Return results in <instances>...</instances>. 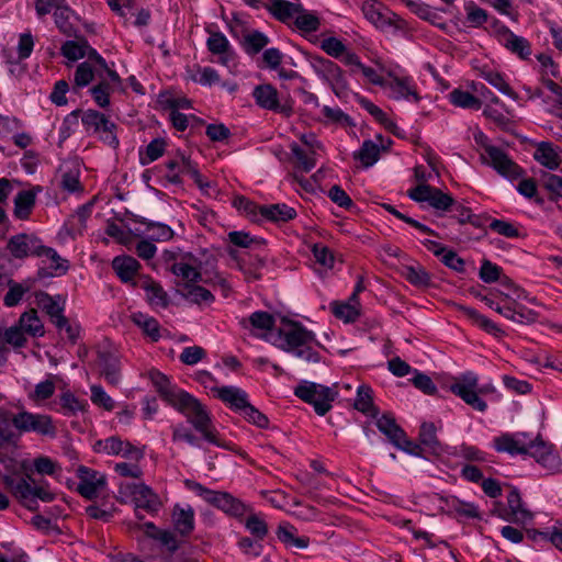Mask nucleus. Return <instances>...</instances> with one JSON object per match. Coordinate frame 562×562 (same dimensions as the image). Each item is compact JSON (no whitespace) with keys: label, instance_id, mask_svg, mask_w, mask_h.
<instances>
[{"label":"nucleus","instance_id":"1","mask_svg":"<svg viewBox=\"0 0 562 562\" xmlns=\"http://www.w3.org/2000/svg\"><path fill=\"white\" fill-rule=\"evenodd\" d=\"M270 342L306 362L317 363L321 361V355L313 348V345L316 344L314 333L299 323L290 322L279 328L276 334H270Z\"/></svg>","mask_w":562,"mask_h":562},{"label":"nucleus","instance_id":"2","mask_svg":"<svg viewBox=\"0 0 562 562\" xmlns=\"http://www.w3.org/2000/svg\"><path fill=\"white\" fill-rule=\"evenodd\" d=\"M44 333V325L33 308L22 313L16 324L8 328L0 325V368L8 361V346L14 349L23 348L27 342L26 335L42 337Z\"/></svg>","mask_w":562,"mask_h":562},{"label":"nucleus","instance_id":"3","mask_svg":"<svg viewBox=\"0 0 562 562\" xmlns=\"http://www.w3.org/2000/svg\"><path fill=\"white\" fill-rule=\"evenodd\" d=\"M2 482L11 495L25 508L32 512L38 509V502L50 503L56 494L45 480H35L31 475H3Z\"/></svg>","mask_w":562,"mask_h":562},{"label":"nucleus","instance_id":"4","mask_svg":"<svg viewBox=\"0 0 562 562\" xmlns=\"http://www.w3.org/2000/svg\"><path fill=\"white\" fill-rule=\"evenodd\" d=\"M172 407L186 416L188 423L201 434L205 441L217 447H224L220 432L212 422L211 414L198 398L184 391Z\"/></svg>","mask_w":562,"mask_h":562},{"label":"nucleus","instance_id":"5","mask_svg":"<svg viewBox=\"0 0 562 562\" xmlns=\"http://www.w3.org/2000/svg\"><path fill=\"white\" fill-rule=\"evenodd\" d=\"M449 390L473 409L485 412L487 404L481 395L492 393L494 386L491 384L480 386L477 374L468 371L454 378L449 385Z\"/></svg>","mask_w":562,"mask_h":562},{"label":"nucleus","instance_id":"6","mask_svg":"<svg viewBox=\"0 0 562 562\" xmlns=\"http://www.w3.org/2000/svg\"><path fill=\"white\" fill-rule=\"evenodd\" d=\"M117 501L122 504L128 501L133 502L138 519H143L137 513L138 509H144L149 514H156L162 506L158 494L145 483L120 484Z\"/></svg>","mask_w":562,"mask_h":562},{"label":"nucleus","instance_id":"7","mask_svg":"<svg viewBox=\"0 0 562 562\" xmlns=\"http://www.w3.org/2000/svg\"><path fill=\"white\" fill-rule=\"evenodd\" d=\"M186 486L202 497L206 503L229 516L241 517L249 510V507L245 503L227 492L213 491L191 480L186 481Z\"/></svg>","mask_w":562,"mask_h":562},{"label":"nucleus","instance_id":"8","mask_svg":"<svg viewBox=\"0 0 562 562\" xmlns=\"http://www.w3.org/2000/svg\"><path fill=\"white\" fill-rule=\"evenodd\" d=\"M294 394L300 400L312 404L319 416H324L330 411L331 403L336 400L338 391L335 387L303 381L294 389Z\"/></svg>","mask_w":562,"mask_h":562},{"label":"nucleus","instance_id":"9","mask_svg":"<svg viewBox=\"0 0 562 562\" xmlns=\"http://www.w3.org/2000/svg\"><path fill=\"white\" fill-rule=\"evenodd\" d=\"M11 422L21 434L35 432L49 438H54L57 434L53 418L46 414L31 413L22 409L12 416Z\"/></svg>","mask_w":562,"mask_h":562},{"label":"nucleus","instance_id":"10","mask_svg":"<svg viewBox=\"0 0 562 562\" xmlns=\"http://www.w3.org/2000/svg\"><path fill=\"white\" fill-rule=\"evenodd\" d=\"M311 67L315 74L327 82L336 95H340L348 88L342 69L330 59L322 56H313L311 58Z\"/></svg>","mask_w":562,"mask_h":562},{"label":"nucleus","instance_id":"11","mask_svg":"<svg viewBox=\"0 0 562 562\" xmlns=\"http://www.w3.org/2000/svg\"><path fill=\"white\" fill-rule=\"evenodd\" d=\"M81 122L88 132L100 135V139L112 148L119 146V139L115 134L116 124L111 122L108 116L95 110H87L81 116Z\"/></svg>","mask_w":562,"mask_h":562},{"label":"nucleus","instance_id":"12","mask_svg":"<svg viewBox=\"0 0 562 562\" xmlns=\"http://www.w3.org/2000/svg\"><path fill=\"white\" fill-rule=\"evenodd\" d=\"M93 450L97 453H104L108 456H120L124 459L136 461L143 459L144 451L132 445L130 441L122 440L117 436H111L105 439L97 440L93 445Z\"/></svg>","mask_w":562,"mask_h":562},{"label":"nucleus","instance_id":"13","mask_svg":"<svg viewBox=\"0 0 562 562\" xmlns=\"http://www.w3.org/2000/svg\"><path fill=\"white\" fill-rule=\"evenodd\" d=\"M408 196L416 202H427L431 207L439 211H448L454 205V200L450 194L428 184H418L411 189Z\"/></svg>","mask_w":562,"mask_h":562},{"label":"nucleus","instance_id":"14","mask_svg":"<svg viewBox=\"0 0 562 562\" xmlns=\"http://www.w3.org/2000/svg\"><path fill=\"white\" fill-rule=\"evenodd\" d=\"M527 454L536 459L543 468L549 471H559L562 467L561 458L554 452L551 443L542 440L541 436L538 435L535 438L529 437Z\"/></svg>","mask_w":562,"mask_h":562},{"label":"nucleus","instance_id":"15","mask_svg":"<svg viewBox=\"0 0 562 562\" xmlns=\"http://www.w3.org/2000/svg\"><path fill=\"white\" fill-rule=\"evenodd\" d=\"M37 257L42 258V263L44 265L37 270V278L40 280L64 276L69 269L68 260L60 257L59 254L52 247L43 245Z\"/></svg>","mask_w":562,"mask_h":562},{"label":"nucleus","instance_id":"16","mask_svg":"<svg viewBox=\"0 0 562 562\" xmlns=\"http://www.w3.org/2000/svg\"><path fill=\"white\" fill-rule=\"evenodd\" d=\"M252 97L256 103L269 111L278 112L289 117L293 110L290 104L281 103L278 90L269 83L255 87Z\"/></svg>","mask_w":562,"mask_h":562},{"label":"nucleus","instance_id":"17","mask_svg":"<svg viewBox=\"0 0 562 562\" xmlns=\"http://www.w3.org/2000/svg\"><path fill=\"white\" fill-rule=\"evenodd\" d=\"M481 157L485 164L506 178L517 179L522 175V169L498 147H487L486 155Z\"/></svg>","mask_w":562,"mask_h":562},{"label":"nucleus","instance_id":"18","mask_svg":"<svg viewBox=\"0 0 562 562\" xmlns=\"http://www.w3.org/2000/svg\"><path fill=\"white\" fill-rule=\"evenodd\" d=\"M77 476L79 479L77 492L88 499L95 498L106 484L104 474L85 465L78 468Z\"/></svg>","mask_w":562,"mask_h":562},{"label":"nucleus","instance_id":"19","mask_svg":"<svg viewBox=\"0 0 562 562\" xmlns=\"http://www.w3.org/2000/svg\"><path fill=\"white\" fill-rule=\"evenodd\" d=\"M494 34L499 44L506 47L520 58H528L531 55V47L528 40L522 36L514 34L506 25L494 22Z\"/></svg>","mask_w":562,"mask_h":562},{"label":"nucleus","instance_id":"20","mask_svg":"<svg viewBox=\"0 0 562 562\" xmlns=\"http://www.w3.org/2000/svg\"><path fill=\"white\" fill-rule=\"evenodd\" d=\"M43 247L42 240L33 234H18L12 236L7 245L10 254L16 259L30 256L37 257Z\"/></svg>","mask_w":562,"mask_h":562},{"label":"nucleus","instance_id":"21","mask_svg":"<svg viewBox=\"0 0 562 562\" xmlns=\"http://www.w3.org/2000/svg\"><path fill=\"white\" fill-rule=\"evenodd\" d=\"M274 324L273 315L265 311L254 312L249 317L239 321V325L243 328L249 329L254 336L268 341H270V334H274Z\"/></svg>","mask_w":562,"mask_h":562},{"label":"nucleus","instance_id":"22","mask_svg":"<svg viewBox=\"0 0 562 562\" xmlns=\"http://www.w3.org/2000/svg\"><path fill=\"white\" fill-rule=\"evenodd\" d=\"M508 508L499 513L506 521L525 525L532 520V513L525 506L517 488H512L507 495Z\"/></svg>","mask_w":562,"mask_h":562},{"label":"nucleus","instance_id":"23","mask_svg":"<svg viewBox=\"0 0 562 562\" xmlns=\"http://www.w3.org/2000/svg\"><path fill=\"white\" fill-rule=\"evenodd\" d=\"M384 89L389 90V97L394 100H407L417 103L420 97L411 77H398L390 74Z\"/></svg>","mask_w":562,"mask_h":562},{"label":"nucleus","instance_id":"24","mask_svg":"<svg viewBox=\"0 0 562 562\" xmlns=\"http://www.w3.org/2000/svg\"><path fill=\"white\" fill-rule=\"evenodd\" d=\"M529 437L527 432H506L494 438L493 443L497 452H506L512 456L527 454L528 445H530Z\"/></svg>","mask_w":562,"mask_h":562},{"label":"nucleus","instance_id":"25","mask_svg":"<svg viewBox=\"0 0 562 562\" xmlns=\"http://www.w3.org/2000/svg\"><path fill=\"white\" fill-rule=\"evenodd\" d=\"M364 18L379 30H386L394 24L396 15L387 10L383 3L370 0L361 5Z\"/></svg>","mask_w":562,"mask_h":562},{"label":"nucleus","instance_id":"26","mask_svg":"<svg viewBox=\"0 0 562 562\" xmlns=\"http://www.w3.org/2000/svg\"><path fill=\"white\" fill-rule=\"evenodd\" d=\"M206 46L211 54L218 56V61L222 65L229 66L231 63L235 61L236 54L223 33L210 32Z\"/></svg>","mask_w":562,"mask_h":562},{"label":"nucleus","instance_id":"27","mask_svg":"<svg viewBox=\"0 0 562 562\" xmlns=\"http://www.w3.org/2000/svg\"><path fill=\"white\" fill-rule=\"evenodd\" d=\"M98 364L101 368V375L104 376L108 383L117 385L121 381V368L119 358L108 351H98Z\"/></svg>","mask_w":562,"mask_h":562},{"label":"nucleus","instance_id":"28","mask_svg":"<svg viewBox=\"0 0 562 562\" xmlns=\"http://www.w3.org/2000/svg\"><path fill=\"white\" fill-rule=\"evenodd\" d=\"M265 8L274 19L282 23H289L303 11L301 3L290 2L288 0H271L269 3L265 4Z\"/></svg>","mask_w":562,"mask_h":562},{"label":"nucleus","instance_id":"29","mask_svg":"<svg viewBox=\"0 0 562 562\" xmlns=\"http://www.w3.org/2000/svg\"><path fill=\"white\" fill-rule=\"evenodd\" d=\"M35 302L49 316L52 323L64 315L65 299L60 295L52 296L44 291H40L35 294Z\"/></svg>","mask_w":562,"mask_h":562},{"label":"nucleus","instance_id":"30","mask_svg":"<svg viewBox=\"0 0 562 562\" xmlns=\"http://www.w3.org/2000/svg\"><path fill=\"white\" fill-rule=\"evenodd\" d=\"M149 378L160 396L171 406L184 392L172 385L168 376L159 371H151Z\"/></svg>","mask_w":562,"mask_h":562},{"label":"nucleus","instance_id":"31","mask_svg":"<svg viewBox=\"0 0 562 562\" xmlns=\"http://www.w3.org/2000/svg\"><path fill=\"white\" fill-rule=\"evenodd\" d=\"M172 525L181 536L190 535L194 529V510L190 505H176L172 510Z\"/></svg>","mask_w":562,"mask_h":562},{"label":"nucleus","instance_id":"32","mask_svg":"<svg viewBox=\"0 0 562 562\" xmlns=\"http://www.w3.org/2000/svg\"><path fill=\"white\" fill-rule=\"evenodd\" d=\"M259 214L274 223H285L296 217V211L284 203L262 205L259 207Z\"/></svg>","mask_w":562,"mask_h":562},{"label":"nucleus","instance_id":"33","mask_svg":"<svg viewBox=\"0 0 562 562\" xmlns=\"http://www.w3.org/2000/svg\"><path fill=\"white\" fill-rule=\"evenodd\" d=\"M92 206V202L79 206L65 224V228L71 238L82 234L86 228V222L91 215Z\"/></svg>","mask_w":562,"mask_h":562},{"label":"nucleus","instance_id":"34","mask_svg":"<svg viewBox=\"0 0 562 562\" xmlns=\"http://www.w3.org/2000/svg\"><path fill=\"white\" fill-rule=\"evenodd\" d=\"M220 400L231 405V407L243 411L248 402L247 393L236 386H222L214 389Z\"/></svg>","mask_w":562,"mask_h":562},{"label":"nucleus","instance_id":"35","mask_svg":"<svg viewBox=\"0 0 562 562\" xmlns=\"http://www.w3.org/2000/svg\"><path fill=\"white\" fill-rule=\"evenodd\" d=\"M99 82L90 89V93L100 108H108L110 105V95L116 89L121 88L122 82L119 85H114L108 77V75L103 76Z\"/></svg>","mask_w":562,"mask_h":562},{"label":"nucleus","instance_id":"36","mask_svg":"<svg viewBox=\"0 0 562 562\" xmlns=\"http://www.w3.org/2000/svg\"><path fill=\"white\" fill-rule=\"evenodd\" d=\"M419 441L423 449L435 456L443 452L442 445L437 438L436 427L432 423H423L419 430Z\"/></svg>","mask_w":562,"mask_h":562},{"label":"nucleus","instance_id":"37","mask_svg":"<svg viewBox=\"0 0 562 562\" xmlns=\"http://www.w3.org/2000/svg\"><path fill=\"white\" fill-rule=\"evenodd\" d=\"M112 267L122 282H128L138 272L139 262L130 256H117L112 261Z\"/></svg>","mask_w":562,"mask_h":562},{"label":"nucleus","instance_id":"38","mask_svg":"<svg viewBox=\"0 0 562 562\" xmlns=\"http://www.w3.org/2000/svg\"><path fill=\"white\" fill-rule=\"evenodd\" d=\"M533 158L547 167L548 169H557L560 166L561 158L555 149V147L551 143L541 142L538 144Z\"/></svg>","mask_w":562,"mask_h":562},{"label":"nucleus","instance_id":"39","mask_svg":"<svg viewBox=\"0 0 562 562\" xmlns=\"http://www.w3.org/2000/svg\"><path fill=\"white\" fill-rule=\"evenodd\" d=\"M356 100L361 108L368 111L387 131H390L393 134H397V125L391 119L387 117L386 113L382 109H380L378 105H375L373 102H371L370 100L362 95L357 94Z\"/></svg>","mask_w":562,"mask_h":562},{"label":"nucleus","instance_id":"40","mask_svg":"<svg viewBox=\"0 0 562 562\" xmlns=\"http://www.w3.org/2000/svg\"><path fill=\"white\" fill-rule=\"evenodd\" d=\"M105 76V71L100 69L89 61H83L78 65L75 71V83L78 87L88 86L93 79L100 80Z\"/></svg>","mask_w":562,"mask_h":562},{"label":"nucleus","instance_id":"41","mask_svg":"<svg viewBox=\"0 0 562 562\" xmlns=\"http://www.w3.org/2000/svg\"><path fill=\"white\" fill-rule=\"evenodd\" d=\"M181 294L186 300L198 305L211 304L214 301L210 290L196 284H184Z\"/></svg>","mask_w":562,"mask_h":562},{"label":"nucleus","instance_id":"42","mask_svg":"<svg viewBox=\"0 0 562 562\" xmlns=\"http://www.w3.org/2000/svg\"><path fill=\"white\" fill-rule=\"evenodd\" d=\"M35 204V192L24 190L14 198V215L20 220H26Z\"/></svg>","mask_w":562,"mask_h":562},{"label":"nucleus","instance_id":"43","mask_svg":"<svg viewBox=\"0 0 562 562\" xmlns=\"http://www.w3.org/2000/svg\"><path fill=\"white\" fill-rule=\"evenodd\" d=\"M355 408L372 417L378 415V408L373 404L372 390L370 386L360 385L358 387Z\"/></svg>","mask_w":562,"mask_h":562},{"label":"nucleus","instance_id":"44","mask_svg":"<svg viewBox=\"0 0 562 562\" xmlns=\"http://www.w3.org/2000/svg\"><path fill=\"white\" fill-rule=\"evenodd\" d=\"M269 44L267 35L259 31L246 33L241 41V47L248 55H257Z\"/></svg>","mask_w":562,"mask_h":562},{"label":"nucleus","instance_id":"45","mask_svg":"<svg viewBox=\"0 0 562 562\" xmlns=\"http://www.w3.org/2000/svg\"><path fill=\"white\" fill-rule=\"evenodd\" d=\"M132 322L154 341L160 338V326L156 318L138 312L132 315Z\"/></svg>","mask_w":562,"mask_h":562},{"label":"nucleus","instance_id":"46","mask_svg":"<svg viewBox=\"0 0 562 562\" xmlns=\"http://www.w3.org/2000/svg\"><path fill=\"white\" fill-rule=\"evenodd\" d=\"M334 315L346 323L355 322L360 315V302H335L331 304Z\"/></svg>","mask_w":562,"mask_h":562},{"label":"nucleus","instance_id":"47","mask_svg":"<svg viewBox=\"0 0 562 562\" xmlns=\"http://www.w3.org/2000/svg\"><path fill=\"white\" fill-rule=\"evenodd\" d=\"M449 101L454 105L462 109L480 110L482 102L479 98L474 97L469 91L454 89L449 93Z\"/></svg>","mask_w":562,"mask_h":562},{"label":"nucleus","instance_id":"48","mask_svg":"<svg viewBox=\"0 0 562 562\" xmlns=\"http://www.w3.org/2000/svg\"><path fill=\"white\" fill-rule=\"evenodd\" d=\"M378 429L383 432L394 445L403 438L404 430L396 424L395 419L390 415H383L376 420Z\"/></svg>","mask_w":562,"mask_h":562},{"label":"nucleus","instance_id":"49","mask_svg":"<svg viewBox=\"0 0 562 562\" xmlns=\"http://www.w3.org/2000/svg\"><path fill=\"white\" fill-rule=\"evenodd\" d=\"M142 288L146 291L147 299L151 305L162 307L168 305V295L159 283L147 279L143 282Z\"/></svg>","mask_w":562,"mask_h":562},{"label":"nucleus","instance_id":"50","mask_svg":"<svg viewBox=\"0 0 562 562\" xmlns=\"http://www.w3.org/2000/svg\"><path fill=\"white\" fill-rule=\"evenodd\" d=\"M59 401L63 414L66 416H76L79 412H83L87 406L86 401L79 400L69 391L64 392Z\"/></svg>","mask_w":562,"mask_h":562},{"label":"nucleus","instance_id":"51","mask_svg":"<svg viewBox=\"0 0 562 562\" xmlns=\"http://www.w3.org/2000/svg\"><path fill=\"white\" fill-rule=\"evenodd\" d=\"M146 225L145 233L156 241H167L173 237V231L170 226L159 222H143Z\"/></svg>","mask_w":562,"mask_h":562},{"label":"nucleus","instance_id":"52","mask_svg":"<svg viewBox=\"0 0 562 562\" xmlns=\"http://www.w3.org/2000/svg\"><path fill=\"white\" fill-rule=\"evenodd\" d=\"M171 272L189 282H198L202 280V273L199 269L189 262L179 261L171 266Z\"/></svg>","mask_w":562,"mask_h":562},{"label":"nucleus","instance_id":"53","mask_svg":"<svg viewBox=\"0 0 562 562\" xmlns=\"http://www.w3.org/2000/svg\"><path fill=\"white\" fill-rule=\"evenodd\" d=\"M402 274L409 283L416 286H426L430 281L429 274L419 265L404 267Z\"/></svg>","mask_w":562,"mask_h":562},{"label":"nucleus","instance_id":"54","mask_svg":"<svg viewBox=\"0 0 562 562\" xmlns=\"http://www.w3.org/2000/svg\"><path fill=\"white\" fill-rule=\"evenodd\" d=\"M380 155L379 146L372 140H364L355 158L359 159L366 167L372 166Z\"/></svg>","mask_w":562,"mask_h":562},{"label":"nucleus","instance_id":"55","mask_svg":"<svg viewBox=\"0 0 562 562\" xmlns=\"http://www.w3.org/2000/svg\"><path fill=\"white\" fill-rule=\"evenodd\" d=\"M89 45L86 41H67L61 46V54L69 60L76 61L83 58Z\"/></svg>","mask_w":562,"mask_h":562},{"label":"nucleus","instance_id":"56","mask_svg":"<svg viewBox=\"0 0 562 562\" xmlns=\"http://www.w3.org/2000/svg\"><path fill=\"white\" fill-rule=\"evenodd\" d=\"M9 291L3 297V303L8 307H13L20 303L23 295L31 289L30 284H22L16 283L13 280H10L9 283Z\"/></svg>","mask_w":562,"mask_h":562},{"label":"nucleus","instance_id":"57","mask_svg":"<svg viewBox=\"0 0 562 562\" xmlns=\"http://www.w3.org/2000/svg\"><path fill=\"white\" fill-rule=\"evenodd\" d=\"M86 56L88 57L87 61H89L90 64H92L93 66H95L100 69H103L105 71V75H108L109 79L114 85L121 83V78H120L119 74L109 68L105 59L101 55H99L95 49H93L89 46V48H87Z\"/></svg>","mask_w":562,"mask_h":562},{"label":"nucleus","instance_id":"58","mask_svg":"<svg viewBox=\"0 0 562 562\" xmlns=\"http://www.w3.org/2000/svg\"><path fill=\"white\" fill-rule=\"evenodd\" d=\"M482 77L494 88H496L502 93L508 95V97H515V92L510 88V86L506 82L503 75L492 70V69H485L482 71Z\"/></svg>","mask_w":562,"mask_h":562},{"label":"nucleus","instance_id":"59","mask_svg":"<svg viewBox=\"0 0 562 562\" xmlns=\"http://www.w3.org/2000/svg\"><path fill=\"white\" fill-rule=\"evenodd\" d=\"M464 10L467 11V22L472 27H480L485 22H487L488 14L487 12L477 7L473 1H469L464 4Z\"/></svg>","mask_w":562,"mask_h":562},{"label":"nucleus","instance_id":"60","mask_svg":"<svg viewBox=\"0 0 562 562\" xmlns=\"http://www.w3.org/2000/svg\"><path fill=\"white\" fill-rule=\"evenodd\" d=\"M55 327L58 331H65L68 340L75 345L80 336V326L77 323H71L65 315L54 319Z\"/></svg>","mask_w":562,"mask_h":562},{"label":"nucleus","instance_id":"61","mask_svg":"<svg viewBox=\"0 0 562 562\" xmlns=\"http://www.w3.org/2000/svg\"><path fill=\"white\" fill-rule=\"evenodd\" d=\"M33 467L35 471L41 475H57L60 473V465L53 459L41 456L33 460Z\"/></svg>","mask_w":562,"mask_h":562},{"label":"nucleus","instance_id":"62","mask_svg":"<svg viewBox=\"0 0 562 562\" xmlns=\"http://www.w3.org/2000/svg\"><path fill=\"white\" fill-rule=\"evenodd\" d=\"M166 150V142L162 138L153 139L145 149V156L140 157L142 165H148L160 158Z\"/></svg>","mask_w":562,"mask_h":562},{"label":"nucleus","instance_id":"63","mask_svg":"<svg viewBox=\"0 0 562 562\" xmlns=\"http://www.w3.org/2000/svg\"><path fill=\"white\" fill-rule=\"evenodd\" d=\"M541 181L544 189L552 194L551 200L562 199V176L543 172Z\"/></svg>","mask_w":562,"mask_h":562},{"label":"nucleus","instance_id":"64","mask_svg":"<svg viewBox=\"0 0 562 562\" xmlns=\"http://www.w3.org/2000/svg\"><path fill=\"white\" fill-rule=\"evenodd\" d=\"M294 24L301 31L315 32L318 30L321 22H319V19L315 14L307 12L303 8V11L296 15V18L294 20Z\"/></svg>","mask_w":562,"mask_h":562}]
</instances>
